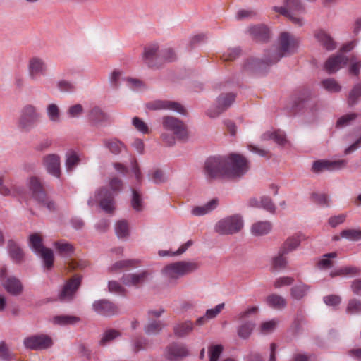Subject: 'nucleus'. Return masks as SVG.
<instances>
[{"label":"nucleus","instance_id":"obj_1","mask_svg":"<svg viewBox=\"0 0 361 361\" xmlns=\"http://www.w3.org/2000/svg\"><path fill=\"white\" fill-rule=\"evenodd\" d=\"M298 45V38L288 32H283L279 35L277 48L268 51L264 59L250 58L244 64V68L250 73H262L281 58L295 53Z\"/></svg>","mask_w":361,"mask_h":361},{"label":"nucleus","instance_id":"obj_2","mask_svg":"<svg viewBox=\"0 0 361 361\" xmlns=\"http://www.w3.org/2000/svg\"><path fill=\"white\" fill-rule=\"evenodd\" d=\"M199 268V264L193 261H178L169 264L161 270V274L169 284H176L177 281Z\"/></svg>","mask_w":361,"mask_h":361},{"label":"nucleus","instance_id":"obj_3","mask_svg":"<svg viewBox=\"0 0 361 361\" xmlns=\"http://www.w3.org/2000/svg\"><path fill=\"white\" fill-rule=\"evenodd\" d=\"M41 114L37 108L32 104L24 106L20 110L17 122L18 128L23 133H29L39 123Z\"/></svg>","mask_w":361,"mask_h":361},{"label":"nucleus","instance_id":"obj_4","mask_svg":"<svg viewBox=\"0 0 361 361\" xmlns=\"http://www.w3.org/2000/svg\"><path fill=\"white\" fill-rule=\"evenodd\" d=\"M28 187L32 198L41 207L47 209L49 212L56 210L55 202L47 195L39 179L35 176L28 180Z\"/></svg>","mask_w":361,"mask_h":361},{"label":"nucleus","instance_id":"obj_5","mask_svg":"<svg viewBox=\"0 0 361 361\" xmlns=\"http://www.w3.org/2000/svg\"><path fill=\"white\" fill-rule=\"evenodd\" d=\"M244 225L239 214L228 216L220 219L215 224L214 230L219 235H233L241 231Z\"/></svg>","mask_w":361,"mask_h":361},{"label":"nucleus","instance_id":"obj_6","mask_svg":"<svg viewBox=\"0 0 361 361\" xmlns=\"http://www.w3.org/2000/svg\"><path fill=\"white\" fill-rule=\"evenodd\" d=\"M226 165H228L226 157H211L204 163V171L209 178L226 177Z\"/></svg>","mask_w":361,"mask_h":361},{"label":"nucleus","instance_id":"obj_7","mask_svg":"<svg viewBox=\"0 0 361 361\" xmlns=\"http://www.w3.org/2000/svg\"><path fill=\"white\" fill-rule=\"evenodd\" d=\"M226 177L231 178H240L245 175L248 169V161L242 155L231 154L226 158Z\"/></svg>","mask_w":361,"mask_h":361},{"label":"nucleus","instance_id":"obj_8","mask_svg":"<svg viewBox=\"0 0 361 361\" xmlns=\"http://www.w3.org/2000/svg\"><path fill=\"white\" fill-rule=\"evenodd\" d=\"M99 203L100 207L106 213H112L115 209L113 194L106 188H100L95 192L94 197H90L87 204L90 207L94 206L96 202Z\"/></svg>","mask_w":361,"mask_h":361},{"label":"nucleus","instance_id":"obj_9","mask_svg":"<svg viewBox=\"0 0 361 361\" xmlns=\"http://www.w3.org/2000/svg\"><path fill=\"white\" fill-rule=\"evenodd\" d=\"M163 128L171 131L180 141L188 139V133L185 125L180 120L173 116H165L162 118Z\"/></svg>","mask_w":361,"mask_h":361},{"label":"nucleus","instance_id":"obj_10","mask_svg":"<svg viewBox=\"0 0 361 361\" xmlns=\"http://www.w3.org/2000/svg\"><path fill=\"white\" fill-rule=\"evenodd\" d=\"M0 281L4 289L9 294L18 296L23 292V285L20 280L16 276H6V269H0Z\"/></svg>","mask_w":361,"mask_h":361},{"label":"nucleus","instance_id":"obj_11","mask_svg":"<svg viewBox=\"0 0 361 361\" xmlns=\"http://www.w3.org/2000/svg\"><path fill=\"white\" fill-rule=\"evenodd\" d=\"M235 99V94L233 93H226L220 94L216 99V105L210 107L207 114L210 118H216L221 113L228 109Z\"/></svg>","mask_w":361,"mask_h":361},{"label":"nucleus","instance_id":"obj_12","mask_svg":"<svg viewBox=\"0 0 361 361\" xmlns=\"http://www.w3.org/2000/svg\"><path fill=\"white\" fill-rule=\"evenodd\" d=\"M142 60L149 68H157L161 65L160 49L157 44H151L145 47Z\"/></svg>","mask_w":361,"mask_h":361},{"label":"nucleus","instance_id":"obj_13","mask_svg":"<svg viewBox=\"0 0 361 361\" xmlns=\"http://www.w3.org/2000/svg\"><path fill=\"white\" fill-rule=\"evenodd\" d=\"M23 343L27 349L39 350L50 348L53 342L47 335L39 334L25 338Z\"/></svg>","mask_w":361,"mask_h":361},{"label":"nucleus","instance_id":"obj_14","mask_svg":"<svg viewBox=\"0 0 361 361\" xmlns=\"http://www.w3.org/2000/svg\"><path fill=\"white\" fill-rule=\"evenodd\" d=\"M28 71L30 78L32 80H38L41 76L46 75L47 65L42 59L33 57L30 60Z\"/></svg>","mask_w":361,"mask_h":361},{"label":"nucleus","instance_id":"obj_15","mask_svg":"<svg viewBox=\"0 0 361 361\" xmlns=\"http://www.w3.org/2000/svg\"><path fill=\"white\" fill-rule=\"evenodd\" d=\"M81 284V277L75 276L69 279L64 285L59 294V298L62 301H70L75 295L76 291Z\"/></svg>","mask_w":361,"mask_h":361},{"label":"nucleus","instance_id":"obj_16","mask_svg":"<svg viewBox=\"0 0 361 361\" xmlns=\"http://www.w3.org/2000/svg\"><path fill=\"white\" fill-rule=\"evenodd\" d=\"M147 108L151 110L169 109L181 114H185V108L178 102L169 100H155L147 104Z\"/></svg>","mask_w":361,"mask_h":361},{"label":"nucleus","instance_id":"obj_17","mask_svg":"<svg viewBox=\"0 0 361 361\" xmlns=\"http://www.w3.org/2000/svg\"><path fill=\"white\" fill-rule=\"evenodd\" d=\"M165 355L169 360L178 361L188 355V350L183 343H172L166 347Z\"/></svg>","mask_w":361,"mask_h":361},{"label":"nucleus","instance_id":"obj_18","mask_svg":"<svg viewBox=\"0 0 361 361\" xmlns=\"http://www.w3.org/2000/svg\"><path fill=\"white\" fill-rule=\"evenodd\" d=\"M346 161H327L317 160L313 162L312 171L314 173H319L325 170L333 171L335 169H341L346 166Z\"/></svg>","mask_w":361,"mask_h":361},{"label":"nucleus","instance_id":"obj_19","mask_svg":"<svg viewBox=\"0 0 361 361\" xmlns=\"http://www.w3.org/2000/svg\"><path fill=\"white\" fill-rule=\"evenodd\" d=\"M43 164L47 171L51 176L59 178L61 176V159L56 154H49L44 157Z\"/></svg>","mask_w":361,"mask_h":361},{"label":"nucleus","instance_id":"obj_20","mask_svg":"<svg viewBox=\"0 0 361 361\" xmlns=\"http://www.w3.org/2000/svg\"><path fill=\"white\" fill-rule=\"evenodd\" d=\"M92 309L95 312L103 316H112L118 313L117 306L106 299L96 300L92 304Z\"/></svg>","mask_w":361,"mask_h":361},{"label":"nucleus","instance_id":"obj_21","mask_svg":"<svg viewBox=\"0 0 361 361\" xmlns=\"http://www.w3.org/2000/svg\"><path fill=\"white\" fill-rule=\"evenodd\" d=\"M89 120L94 125H106L113 121L110 114L103 111L99 106L92 107L88 114Z\"/></svg>","mask_w":361,"mask_h":361},{"label":"nucleus","instance_id":"obj_22","mask_svg":"<svg viewBox=\"0 0 361 361\" xmlns=\"http://www.w3.org/2000/svg\"><path fill=\"white\" fill-rule=\"evenodd\" d=\"M347 62L348 58L343 54H339L329 57L324 64V68L329 73L331 74L345 66Z\"/></svg>","mask_w":361,"mask_h":361},{"label":"nucleus","instance_id":"obj_23","mask_svg":"<svg viewBox=\"0 0 361 361\" xmlns=\"http://www.w3.org/2000/svg\"><path fill=\"white\" fill-rule=\"evenodd\" d=\"M149 274L147 271H142L139 273L125 274L121 279L123 285L127 286H137L143 283Z\"/></svg>","mask_w":361,"mask_h":361},{"label":"nucleus","instance_id":"obj_24","mask_svg":"<svg viewBox=\"0 0 361 361\" xmlns=\"http://www.w3.org/2000/svg\"><path fill=\"white\" fill-rule=\"evenodd\" d=\"M314 35L317 41L325 49L331 51L336 48V42L326 31L323 30H316Z\"/></svg>","mask_w":361,"mask_h":361},{"label":"nucleus","instance_id":"obj_25","mask_svg":"<svg viewBox=\"0 0 361 361\" xmlns=\"http://www.w3.org/2000/svg\"><path fill=\"white\" fill-rule=\"evenodd\" d=\"M360 269L355 266H345L330 272V276H348L354 277L360 274Z\"/></svg>","mask_w":361,"mask_h":361},{"label":"nucleus","instance_id":"obj_26","mask_svg":"<svg viewBox=\"0 0 361 361\" xmlns=\"http://www.w3.org/2000/svg\"><path fill=\"white\" fill-rule=\"evenodd\" d=\"M252 37L257 41H266L269 38V30L264 25H257L249 28Z\"/></svg>","mask_w":361,"mask_h":361},{"label":"nucleus","instance_id":"obj_27","mask_svg":"<svg viewBox=\"0 0 361 361\" xmlns=\"http://www.w3.org/2000/svg\"><path fill=\"white\" fill-rule=\"evenodd\" d=\"M218 204V199H212L202 206L195 207L192 209V214L196 216L205 215L215 209L217 207Z\"/></svg>","mask_w":361,"mask_h":361},{"label":"nucleus","instance_id":"obj_28","mask_svg":"<svg viewBox=\"0 0 361 361\" xmlns=\"http://www.w3.org/2000/svg\"><path fill=\"white\" fill-rule=\"evenodd\" d=\"M193 327V323L188 320L184 322L176 324L173 326V332L175 336L177 337L183 338L192 331Z\"/></svg>","mask_w":361,"mask_h":361},{"label":"nucleus","instance_id":"obj_29","mask_svg":"<svg viewBox=\"0 0 361 361\" xmlns=\"http://www.w3.org/2000/svg\"><path fill=\"white\" fill-rule=\"evenodd\" d=\"M271 227L269 221H257L251 226V233L255 236L267 235L271 231Z\"/></svg>","mask_w":361,"mask_h":361},{"label":"nucleus","instance_id":"obj_30","mask_svg":"<svg viewBox=\"0 0 361 361\" xmlns=\"http://www.w3.org/2000/svg\"><path fill=\"white\" fill-rule=\"evenodd\" d=\"M8 250L10 257L16 263H19L23 259V251L14 240H9L8 241Z\"/></svg>","mask_w":361,"mask_h":361},{"label":"nucleus","instance_id":"obj_31","mask_svg":"<svg viewBox=\"0 0 361 361\" xmlns=\"http://www.w3.org/2000/svg\"><path fill=\"white\" fill-rule=\"evenodd\" d=\"M266 303L275 310H282L286 307V300L277 294H271L266 298Z\"/></svg>","mask_w":361,"mask_h":361},{"label":"nucleus","instance_id":"obj_32","mask_svg":"<svg viewBox=\"0 0 361 361\" xmlns=\"http://www.w3.org/2000/svg\"><path fill=\"white\" fill-rule=\"evenodd\" d=\"M272 9L275 12L279 13L280 14L287 17L295 25L300 27L304 24L303 19L300 16H296L293 13H290V11L288 10L286 4L284 6H274Z\"/></svg>","mask_w":361,"mask_h":361},{"label":"nucleus","instance_id":"obj_33","mask_svg":"<svg viewBox=\"0 0 361 361\" xmlns=\"http://www.w3.org/2000/svg\"><path fill=\"white\" fill-rule=\"evenodd\" d=\"M300 244V237L298 235L291 236L287 238L281 247V254H288L296 250Z\"/></svg>","mask_w":361,"mask_h":361},{"label":"nucleus","instance_id":"obj_34","mask_svg":"<svg viewBox=\"0 0 361 361\" xmlns=\"http://www.w3.org/2000/svg\"><path fill=\"white\" fill-rule=\"evenodd\" d=\"M261 139L262 140H273L276 143L280 145H283L287 142L285 133L281 130L266 132L262 135Z\"/></svg>","mask_w":361,"mask_h":361},{"label":"nucleus","instance_id":"obj_35","mask_svg":"<svg viewBox=\"0 0 361 361\" xmlns=\"http://www.w3.org/2000/svg\"><path fill=\"white\" fill-rule=\"evenodd\" d=\"M42 260L44 267L47 269H51L54 264V256L53 251L45 247L42 251L36 253Z\"/></svg>","mask_w":361,"mask_h":361},{"label":"nucleus","instance_id":"obj_36","mask_svg":"<svg viewBox=\"0 0 361 361\" xmlns=\"http://www.w3.org/2000/svg\"><path fill=\"white\" fill-rule=\"evenodd\" d=\"M104 145L114 154H119L125 148V145L118 140L114 138L103 140Z\"/></svg>","mask_w":361,"mask_h":361},{"label":"nucleus","instance_id":"obj_37","mask_svg":"<svg viewBox=\"0 0 361 361\" xmlns=\"http://www.w3.org/2000/svg\"><path fill=\"white\" fill-rule=\"evenodd\" d=\"M80 162L79 155L73 150H69L66 154V169L68 171H72Z\"/></svg>","mask_w":361,"mask_h":361},{"label":"nucleus","instance_id":"obj_38","mask_svg":"<svg viewBox=\"0 0 361 361\" xmlns=\"http://www.w3.org/2000/svg\"><path fill=\"white\" fill-rule=\"evenodd\" d=\"M46 113L51 122L54 123L61 122V112L57 104L54 103L48 104L46 108Z\"/></svg>","mask_w":361,"mask_h":361},{"label":"nucleus","instance_id":"obj_39","mask_svg":"<svg viewBox=\"0 0 361 361\" xmlns=\"http://www.w3.org/2000/svg\"><path fill=\"white\" fill-rule=\"evenodd\" d=\"M255 327V324L247 321L241 324L238 328V335L242 339H247Z\"/></svg>","mask_w":361,"mask_h":361},{"label":"nucleus","instance_id":"obj_40","mask_svg":"<svg viewBox=\"0 0 361 361\" xmlns=\"http://www.w3.org/2000/svg\"><path fill=\"white\" fill-rule=\"evenodd\" d=\"M361 97V83L355 85L348 94L347 103L349 106H353L358 103Z\"/></svg>","mask_w":361,"mask_h":361},{"label":"nucleus","instance_id":"obj_41","mask_svg":"<svg viewBox=\"0 0 361 361\" xmlns=\"http://www.w3.org/2000/svg\"><path fill=\"white\" fill-rule=\"evenodd\" d=\"M54 245L57 252L63 256H71L74 252L73 246L65 240L56 241Z\"/></svg>","mask_w":361,"mask_h":361},{"label":"nucleus","instance_id":"obj_42","mask_svg":"<svg viewBox=\"0 0 361 361\" xmlns=\"http://www.w3.org/2000/svg\"><path fill=\"white\" fill-rule=\"evenodd\" d=\"M310 287L305 283H299L292 287L290 289L291 296L295 300H300L307 295Z\"/></svg>","mask_w":361,"mask_h":361},{"label":"nucleus","instance_id":"obj_43","mask_svg":"<svg viewBox=\"0 0 361 361\" xmlns=\"http://www.w3.org/2000/svg\"><path fill=\"white\" fill-rule=\"evenodd\" d=\"M284 3L290 11V13H293L294 16H299L300 14L305 11V8L300 0H285Z\"/></svg>","mask_w":361,"mask_h":361},{"label":"nucleus","instance_id":"obj_44","mask_svg":"<svg viewBox=\"0 0 361 361\" xmlns=\"http://www.w3.org/2000/svg\"><path fill=\"white\" fill-rule=\"evenodd\" d=\"M29 245L35 254L45 248L42 243V238L37 233L30 235Z\"/></svg>","mask_w":361,"mask_h":361},{"label":"nucleus","instance_id":"obj_45","mask_svg":"<svg viewBox=\"0 0 361 361\" xmlns=\"http://www.w3.org/2000/svg\"><path fill=\"white\" fill-rule=\"evenodd\" d=\"M192 244L193 242L190 240L185 243L183 244L176 252H172L170 250H159L158 254L160 257L180 255L184 253Z\"/></svg>","mask_w":361,"mask_h":361},{"label":"nucleus","instance_id":"obj_46","mask_svg":"<svg viewBox=\"0 0 361 361\" xmlns=\"http://www.w3.org/2000/svg\"><path fill=\"white\" fill-rule=\"evenodd\" d=\"M121 334L116 329H108L105 331L99 341L101 345H106L109 342L114 341L115 338L121 336Z\"/></svg>","mask_w":361,"mask_h":361},{"label":"nucleus","instance_id":"obj_47","mask_svg":"<svg viewBox=\"0 0 361 361\" xmlns=\"http://www.w3.org/2000/svg\"><path fill=\"white\" fill-rule=\"evenodd\" d=\"M164 327L161 321H150L144 328L145 332L148 335L159 334Z\"/></svg>","mask_w":361,"mask_h":361},{"label":"nucleus","instance_id":"obj_48","mask_svg":"<svg viewBox=\"0 0 361 361\" xmlns=\"http://www.w3.org/2000/svg\"><path fill=\"white\" fill-rule=\"evenodd\" d=\"M139 262L137 259H126L118 261L114 263L110 268L112 271H116L123 268H132L137 266Z\"/></svg>","mask_w":361,"mask_h":361},{"label":"nucleus","instance_id":"obj_49","mask_svg":"<svg viewBox=\"0 0 361 361\" xmlns=\"http://www.w3.org/2000/svg\"><path fill=\"white\" fill-rule=\"evenodd\" d=\"M341 237L350 241H357L361 240V230L360 229H345L341 232Z\"/></svg>","mask_w":361,"mask_h":361},{"label":"nucleus","instance_id":"obj_50","mask_svg":"<svg viewBox=\"0 0 361 361\" xmlns=\"http://www.w3.org/2000/svg\"><path fill=\"white\" fill-rule=\"evenodd\" d=\"M346 313L355 314L361 313V301L356 298L350 299L346 307Z\"/></svg>","mask_w":361,"mask_h":361},{"label":"nucleus","instance_id":"obj_51","mask_svg":"<svg viewBox=\"0 0 361 361\" xmlns=\"http://www.w3.org/2000/svg\"><path fill=\"white\" fill-rule=\"evenodd\" d=\"M278 325V320L271 319L261 324L259 330L262 334H269L274 331Z\"/></svg>","mask_w":361,"mask_h":361},{"label":"nucleus","instance_id":"obj_52","mask_svg":"<svg viewBox=\"0 0 361 361\" xmlns=\"http://www.w3.org/2000/svg\"><path fill=\"white\" fill-rule=\"evenodd\" d=\"M80 319L75 316L59 315L54 317V322L61 325L73 324L78 322Z\"/></svg>","mask_w":361,"mask_h":361},{"label":"nucleus","instance_id":"obj_53","mask_svg":"<svg viewBox=\"0 0 361 361\" xmlns=\"http://www.w3.org/2000/svg\"><path fill=\"white\" fill-rule=\"evenodd\" d=\"M116 234L118 238H124L128 235V226L126 221L121 220L115 226Z\"/></svg>","mask_w":361,"mask_h":361},{"label":"nucleus","instance_id":"obj_54","mask_svg":"<svg viewBox=\"0 0 361 361\" xmlns=\"http://www.w3.org/2000/svg\"><path fill=\"white\" fill-rule=\"evenodd\" d=\"M222 352L223 346L221 345H211L208 350L209 361H218Z\"/></svg>","mask_w":361,"mask_h":361},{"label":"nucleus","instance_id":"obj_55","mask_svg":"<svg viewBox=\"0 0 361 361\" xmlns=\"http://www.w3.org/2000/svg\"><path fill=\"white\" fill-rule=\"evenodd\" d=\"M322 84L325 90L331 92H338L341 89L337 82L331 78L324 80Z\"/></svg>","mask_w":361,"mask_h":361},{"label":"nucleus","instance_id":"obj_56","mask_svg":"<svg viewBox=\"0 0 361 361\" xmlns=\"http://www.w3.org/2000/svg\"><path fill=\"white\" fill-rule=\"evenodd\" d=\"M257 13L252 9H240L236 13L235 18L238 20L245 19H253L257 16Z\"/></svg>","mask_w":361,"mask_h":361},{"label":"nucleus","instance_id":"obj_57","mask_svg":"<svg viewBox=\"0 0 361 361\" xmlns=\"http://www.w3.org/2000/svg\"><path fill=\"white\" fill-rule=\"evenodd\" d=\"M161 64L164 61H173L176 59V55L172 48L168 47L160 50Z\"/></svg>","mask_w":361,"mask_h":361},{"label":"nucleus","instance_id":"obj_58","mask_svg":"<svg viewBox=\"0 0 361 361\" xmlns=\"http://www.w3.org/2000/svg\"><path fill=\"white\" fill-rule=\"evenodd\" d=\"M357 117L355 113L348 114L340 117L336 122V127L344 128L348 126L351 121H354Z\"/></svg>","mask_w":361,"mask_h":361},{"label":"nucleus","instance_id":"obj_59","mask_svg":"<svg viewBox=\"0 0 361 361\" xmlns=\"http://www.w3.org/2000/svg\"><path fill=\"white\" fill-rule=\"evenodd\" d=\"M84 112L83 106L80 104H74L67 109V115L72 118H79Z\"/></svg>","mask_w":361,"mask_h":361},{"label":"nucleus","instance_id":"obj_60","mask_svg":"<svg viewBox=\"0 0 361 361\" xmlns=\"http://www.w3.org/2000/svg\"><path fill=\"white\" fill-rule=\"evenodd\" d=\"M260 207H262L266 211L274 214L276 211V207L272 202L271 199L267 196H263L260 200Z\"/></svg>","mask_w":361,"mask_h":361},{"label":"nucleus","instance_id":"obj_61","mask_svg":"<svg viewBox=\"0 0 361 361\" xmlns=\"http://www.w3.org/2000/svg\"><path fill=\"white\" fill-rule=\"evenodd\" d=\"M286 254H281V250H279V254L277 256L273 258L272 259V266L275 269H282L285 268L287 264L286 258L284 257Z\"/></svg>","mask_w":361,"mask_h":361},{"label":"nucleus","instance_id":"obj_62","mask_svg":"<svg viewBox=\"0 0 361 361\" xmlns=\"http://www.w3.org/2000/svg\"><path fill=\"white\" fill-rule=\"evenodd\" d=\"M132 191L133 197L131 200V205L135 210L140 212L142 209V200L141 195L135 190H133Z\"/></svg>","mask_w":361,"mask_h":361},{"label":"nucleus","instance_id":"obj_63","mask_svg":"<svg viewBox=\"0 0 361 361\" xmlns=\"http://www.w3.org/2000/svg\"><path fill=\"white\" fill-rule=\"evenodd\" d=\"M336 257V252H330L323 256V259L318 262V267L321 269L329 268L332 266V262L329 258H334Z\"/></svg>","mask_w":361,"mask_h":361},{"label":"nucleus","instance_id":"obj_64","mask_svg":"<svg viewBox=\"0 0 361 361\" xmlns=\"http://www.w3.org/2000/svg\"><path fill=\"white\" fill-rule=\"evenodd\" d=\"M294 282V279L290 276L279 277L276 279L274 286L276 288H280L285 286L291 285Z\"/></svg>","mask_w":361,"mask_h":361}]
</instances>
